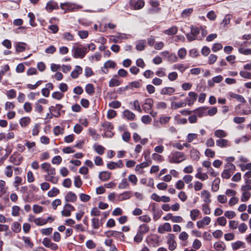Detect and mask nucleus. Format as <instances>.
<instances>
[{
	"label": "nucleus",
	"instance_id": "obj_26",
	"mask_svg": "<svg viewBox=\"0 0 251 251\" xmlns=\"http://www.w3.org/2000/svg\"><path fill=\"white\" fill-rule=\"evenodd\" d=\"M11 229L15 233H19L21 231V224L17 222L13 223L11 226Z\"/></svg>",
	"mask_w": 251,
	"mask_h": 251
},
{
	"label": "nucleus",
	"instance_id": "obj_40",
	"mask_svg": "<svg viewBox=\"0 0 251 251\" xmlns=\"http://www.w3.org/2000/svg\"><path fill=\"white\" fill-rule=\"evenodd\" d=\"M85 91L89 95H92L95 92V88L92 84H88L85 86Z\"/></svg>",
	"mask_w": 251,
	"mask_h": 251
},
{
	"label": "nucleus",
	"instance_id": "obj_21",
	"mask_svg": "<svg viewBox=\"0 0 251 251\" xmlns=\"http://www.w3.org/2000/svg\"><path fill=\"white\" fill-rule=\"evenodd\" d=\"M146 45V40H140L137 41L136 49L139 51L143 50Z\"/></svg>",
	"mask_w": 251,
	"mask_h": 251
},
{
	"label": "nucleus",
	"instance_id": "obj_47",
	"mask_svg": "<svg viewBox=\"0 0 251 251\" xmlns=\"http://www.w3.org/2000/svg\"><path fill=\"white\" fill-rule=\"evenodd\" d=\"M200 211L198 209H193L190 212V217L192 220H196V218L199 216Z\"/></svg>",
	"mask_w": 251,
	"mask_h": 251
},
{
	"label": "nucleus",
	"instance_id": "obj_31",
	"mask_svg": "<svg viewBox=\"0 0 251 251\" xmlns=\"http://www.w3.org/2000/svg\"><path fill=\"white\" fill-rule=\"evenodd\" d=\"M177 32V28L176 26H172L169 29L165 30L164 33L169 35H175Z\"/></svg>",
	"mask_w": 251,
	"mask_h": 251
},
{
	"label": "nucleus",
	"instance_id": "obj_48",
	"mask_svg": "<svg viewBox=\"0 0 251 251\" xmlns=\"http://www.w3.org/2000/svg\"><path fill=\"white\" fill-rule=\"evenodd\" d=\"M115 66L116 63L112 60H108L104 64V68L106 69L108 68H114Z\"/></svg>",
	"mask_w": 251,
	"mask_h": 251
},
{
	"label": "nucleus",
	"instance_id": "obj_16",
	"mask_svg": "<svg viewBox=\"0 0 251 251\" xmlns=\"http://www.w3.org/2000/svg\"><path fill=\"white\" fill-rule=\"evenodd\" d=\"M82 72V68L79 66H76L75 69L72 72L71 76L73 78H76Z\"/></svg>",
	"mask_w": 251,
	"mask_h": 251
},
{
	"label": "nucleus",
	"instance_id": "obj_27",
	"mask_svg": "<svg viewBox=\"0 0 251 251\" xmlns=\"http://www.w3.org/2000/svg\"><path fill=\"white\" fill-rule=\"evenodd\" d=\"M245 245V243L240 241H238L231 244L232 250L234 251L237 250L241 247L244 248Z\"/></svg>",
	"mask_w": 251,
	"mask_h": 251
},
{
	"label": "nucleus",
	"instance_id": "obj_36",
	"mask_svg": "<svg viewBox=\"0 0 251 251\" xmlns=\"http://www.w3.org/2000/svg\"><path fill=\"white\" fill-rule=\"evenodd\" d=\"M30 119L29 117H23L20 121V124L22 127L26 126L30 123Z\"/></svg>",
	"mask_w": 251,
	"mask_h": 251
},
{
	"label": "nucleus",
	"instance_id": "obj_53",
	"mask_svg": "<svg viewBox=\"0 0 251 251\" xmlns=\"http://www.w3.org/2000/svg\"><path fill=\"white\" fill-rule=\"evenodd\" d=\"M74 184L75 186L77 188H79L81 186L82 182L79 176L75 177Z\"/></svg>",
	"mask_w": 251,
	"mask_h": 251
},
{
	"label": "nucleus",
	"instance_id": "obj_5",
	"mask_svg": "<svg viewBox=\"0 0 251 251\" xmlns=\"http://www.w3.org/2000/svg\"><path fill=\"white\" fill-rule=\"evenodd\" d=\"M200 30L197 27L192 26L191 27V32L186 34L187 39L189 41H192L196 39V37L199 34Z\"/></svg>",
	"mask_w": 251,
	"mask_h": 251
},
{
	"label": "nucleus",
	"instance_id": "obj_58",
	"mask_svg": "<svg viewBox=\"0 0 251 251\" xmlns=\"http://www.w3.org/2000/svg\"><path fill=\"white\" fill-rule=\"evenodd\" d=\"M240 75L243 78L251 79V73L244 71H241L240 72Z\"/></svg>",
	"mask_w": 251,
	"mask_h": 251
},
{
	"label": "nucleus",
	"instance_id": "obj_22",
	"mask_svg": "<svg viewBox=\"0 0 251 251\" xmlns=\"http://www.w3.org/2000/svg\"><path fill=\"white\" fill-rule=\"evenodd\" d=\"M201 195L204 197L203 201L207 203H209L211 202V201L210 199L211 194L209 192L205 190H202L201 192Z\"/></svg>",
	"mask_w": 251,
	"mask_h": 251
},
{
	"label": "nucleus",
	"instance_id": "obj_7",
	"mask_svg": "<svg viewBox=\"0 0 251 251\" xmlns=\"http://www.w3.org/2000/svg\"><path fill=\"white\" fill-rule=\"evenodd\" d=\"M146 241L149 246L156 247L159 245V237L157 235H152L148 237Z\"/></svg>",
	"mask_w": 251,
	"mask_h": 251
},
{
	"label": "nucleus",
	"instance_id": "obj_18",
	"mask_svg": "<svg viewBox=\"0 0 251 251\" xmlns=\"http://www.w3.org/2000/svg\"><path fill=\"white\" fill-rule=\"evenodd\" d=\"M123 116L129 121L134 120L135 118V114L129 110H125L123 112Z\"/></svg>",
	"mask_w": 251,
	"mask_h": 251
},
{
	"label": "nucleus",
	"instance_id": "obj_56",
	"mask_svg": "<svg viewBox=\"0 0 251 251\" xmlns=\"http://www.w3.org/2000/svg\"><path fill=\"white\" fill-rule=\"evenodd\" d=\"M251 197V193L249 192H244L242 194L241 200L242 201H247Z\"/></svg>",
	"mask_w": 251,
	"mask_h": 251
},
{
	"label": "nucleus",
	"instance_id": "obj_35",
	"mask_svg": "<svg viewBox=\"0 0 251 251\" xmlns=\"http://www.w3.org/2000/svg\"><path fill=\"white\" fill-rule=\"evenodd\" d=\"M129 186V183L126 178H123L121 182L118 185V188L119 189H126Z\"/></svg>",
	"mask_w": 251,
	"mask_h": 251
},
{
	"label": "nucleus",
	"instance_id": "obj_6",
	"mask_svg": "<svg viewBox=\"0 0 251 251\" xmlns=\"http://www.w3.org/2000/svg\"><path fill=\"white\" fill-rule=\"evenodd\" d=\"M101 126L104 128V130H106L105 136L107 137H112L114 133L111 132L113 129V126L111 123L107 121L104 122L102 124Z\"/></svg>",
	"mask_w": 251,
	"mask_h": 251
},
{
	"label": "nucleus",
	"instance_id": "obj_8",
	"mask_svg": "<svg viewBox=\"0 0 251 251\" xmlns=\"http://www.w3.org/2000/svg\"><path fill=\"white\" fill-rule=\"evenodd\" d=\"M75 207L69 203H66L64 207V209L61 211V214L65 217H69L71 214V211L75 210Z\"/></svg>",
	"mask_w": 251,
	"mask_h": 251
},
{
	"label": "nucleus",
	"instance_id": "obj_28",
	"mask_svg": "<svg viewBox=\"0 0 251 251\" xmlns=\"http://www.w3.org/2000/svg\"><path fill=\"white\" fill-rule=\"evenodd\" d=\"M214 135L217 138H222L226 137L227 136V133L226 131L222 129H217L214 131Z\"/></svg>",
	"mask_w": 251,
	"mask_h": 251
},
{
	"label": "nucleus",
	"instance_id": "obj_49",
	"mask_svg": "<svg viewBox=\"0 0 251 251\" xmlns=\"http://www.w3.org/2000/svg\"><path fill=\"white\" fill-rule=\"evenodd\" d=\"M121 82L117 79L112 78L109 82V86L112 87L114 86H117L120 85Z\"/></svg>",
	"mask_w": 251,
	"mask_h": 251
},
{
	"label": "nucleus",
	"instance_id": "obj_32",
	"mask_svg": "<svg viewBox=\"0 0 251 251\" xmlns=\"http://www.w3.org/2000/svg\"><path fill=\"white\" fill-rule=\"evenodd\" d=\"M131 196V192L130 191H126L119 195V200L120 201H124L128 199Z\"/></svg>",
	"mask_w": 251,
	"mask_h": 251
},
{
	"label": "nucleus",
	"instance_id": "obj_51",
	"mask_svg": "<svg viewBox=\"0 0 251 251\" xmlns=\"http://www.w3.org/2000/svg\"><path fill=\"white\" fill-rule=\"evenodd\" d=\"M195 177L201 180H205L208 177L206 173L202 174L201 172H198V173L195 175Z\"/></svg>",
	"mask_w": 251,
	"mask_h": 251
},
{
	"label": "nucleus",
	"instance_id": "obj_4",
	"mask_svg": "<svg viewBox=\"0 0 251 251\" xmlns=\"http://www.w3.org/2000/svg\"><path fill=\"white\" fill-rule=\"evenodd\" d=\"M87 49L86 48L75 47L73 49V56L75 58H83L86 52Z\"/></svg>",
	"mask_w": 251,
	"mask_h": 251
},
{
	"label": "nucleus",
	"instance_id": "obj_20",
	"mask_svg": "<svg viewBox=\"0 0 251 251\" xmlns=\"http://www.w3.org/2000/svg\"><path fill=\"white\" fill-rule=\"evenodd\" d=\"M175 91V89L171 87H165L161 90L160 94L162 95H171Z\"/></svg>",
	"mask_w": 251,
	"mask_h": 251
},
{
	"label": "nucleus",
	"instance_id": "obj_12",
	"mask_svg": "<svg viewBox=\"0 0 251 251\" xmlns=\"http://www.w3.org/2000/svg\"><path fill=\"white\" fill-rule=\"evenodd\" d=\"M189 97L186 98V100L188 101V105L191 106L197 100L198 95L194 92H190L188 94Z\"/></svg>",
	"mask_w": 251,
	"mask_h": 251
},
{
	"label": "nucleus",
	"instance_id": "obj_13",
	"mask_svg": "<svg viewBox=\"0 0 251 251\" xmlns=\"http://www.w3.org/2000/svg\"><path fill=\"white\" fill-rule=\"evenodd\" d=\"M172 230L171 225L168 223H165L163 225H160L158 227L157 231L159 233H164L165 231L170 232Z\"/></svg>",
	"mask_w": 251,
	"mask_h": 251
},
{
	"label": "nucleus",
	"instance_id": "obj_2",
	"mask_svg": "<svg viewBox=\"0 0 251 251\" xmlns=\"http://www.w3.org/2000/svg\"><path fill=\"white\" fill-rule=\"evenodd\" d=\"M226 169L222 173L221 176L224 179H229L236 169L235 165L231 163H227L225 165Z\"/></svg>",
	"mask_w": 251,
	"mask_h": 251
},
{
	"label": "nucleus",
	"instance_id": "obj_1",
	"mask_svg": "<svg viewBox=\"0 0 251 251\" xmlns=\"http://www.w3.org/2000/svg\"><path fill=\"white\" fill-rule=\"evenodd\" d=\"M186 157L182 152L176 151L169 156V162L171 163H179L185 160Z\"/></svg>",
	"mask_w": 251,
	"mask_h": 251
},
{
	"label": "nucleus",
	"instance_id": "obj_23",
	"mask_svg": "<svg viewBox=\"0 0 251 251\" xmlns=\"http://www.w3.org/2000/svg\"><path fill=\"white\" fill-rule=\"evenodd\" d=\"M61 8L62 9H66L68 11H74L75 10V9H78V7H76V6L74 4H61Z\"/></svg>",
	"mask_w": 251,
	"mask_h": 251
},
{
	"label": "nucleus",
	"instance_id": "obj_41",
	"mask_svg": "<svg viewBox=\"0 0 251 251\" xmlns=\"http://www.w3.org/2000/svg\"><path fill=\"white\" fill-rule=\"evenodd\" d=\"M231 97L232 98L235 99L237 101L242 102V103H245L246 100L244 98V97L240 95L236 94H232L231 95Z\"/></svg>",
	"mask_w": 251,
	"mask_h": 251
},
{
	"label": "nucleus",
	"instance_id": "obj_52",
	"mask_svg": "<svg viewBox=\"0 0 251 251\" xmlns=\"http://www.w3.org/2000/svg\"><path fill=\"white\" fill-rule=\"evenodd\" d=\"M64 96V94L59 91L54 92L52 94V97L57 100H61Z\"/></svg>",
	"mask_w": 251,
	"mask_h": 251
},
{
	"label": "nucleus",
	"instance_id": "obj_45",
	"mask_svg": "<svg viewBox=\"0 0 251 251\" xmlns=\"http://www.w3.org/2000/svg\"><path fill=\"white\" fill-rule=\"evenodd\" d=\"M45 179L46 181H50L53 184L57 183L58 181V178L52 176H49V175H45Z\"/></svg>",
	"mask_w": 251,
	"mask_h": 251
},
{
	"label": "nucleus",
	"instance_id": "obj_33",
	"mask_svg": "<svg viewBox=\"0 0 251 251\" xmlns=\"http://www.w3.org/2000/svg\"><path fill=\"white\" fill-rule=\"evenodd\" d=\"M220 183V179L219 177L216 178L213 182L212 186V190L214 191H217L219 189V184Z\"/></svg>",
	"mask_w": 251,
	"mask_h": 251
},
{
	"label": "nucleus",
	"instance_id": "obj_38",
	"mask_svg": "<svg viewBox=\"0 0 251 251\" xmlns=\"http://www.w3.org/2000/svg\"><path fill=\"white\" fill-rule=\"evenodd\" d=\"M60 191L56 187H53L50 190L48 193V195L50 197H53L56 196L59 193Z\"/></svg>",
	"mask_w": 251,
	"mask_h": 251
},
{
	"label": "nucleus",
	"instance_id": "obj_25",
	"mask_svg": "<svg viewBox=\"0 0 251 251\" xmlns=\"http://www.w3.org/2000/svg\"><path fill=\"white\" fill-rule=\"evenodd\" d=\"M187 103L184 102H174L173 101L171 102V107L172 109H176L180 107H183L186 106Z\"/></svg>",
	"mask_w": 251,
	"mask_h": 251
},
{
	"label": "nucleus",
	"instance_id": "obj_59",
	"mask_svg": "<svg viewBox=\"0 0 251 251\" xmlns=\"http://www.w3.org/2000/svg\"><path fill=\"white\" fill-rule=\"evenodd\" d=\"M238 227L239 231L241 233H244L248 228L247 226L244 223H241L240 225H238Z\"/></svg>",
	"mask_w": 251,
	"mask_h": 251
},
{
	"label": "nucleus",
	"instance_id": "obj_3",
	"mask_svg": "<svg viewBox=\"0 0 251 251\" xmlns=\"http://www.w3.org/2000/svg\"><path fill=\"white\" fill-rule=\"evenodd\" d=\"M63 105L61 104H56L55 106H51L49 107L50 113H53L50 114V119L52 118L53 117L58 118L61 115V111L65 113V110H62Z\"/></svg>",
	"mask_w": 251,
	"mask_h": 251
},
{
	"label": "nucleus",
	"instance_id": "obj_61",
	"mask_svg": "<svg viewBox=\"0 0 251 251\" xmlns=\"http://www.w3.org/2000/svg\"><path fill=\"white\" fill-rule=\"evenodd\" d=\"M78 35L81 39L86 38L88 36V32L86 30H79Z\"/></svg>",
	"mask_w": 251,
	"mask_h": 251
},
{
	"label": "nucleus",
	"instance_id": "obj_34",
	"mask_svg": "<svg viewBox=\"0 0 251 251\" xmlns=\"http://www.w3.org/2000/svg\"><path fill=\"white\" fill-rule=\"evenodd\" d=\"M102 224V223H100L99 219L98 218H94L92 219V227L94 229H98Z\"/></svg>",
	"mask_w": 251,
	"mask_h": 251
},
{
	"label": "nucleus",
	"instance_id": "obj_55",
	"mask_svg": "<svg viewBox=\"0 0 251 251\" xmlns=\"http://www.w3.org/2000/svg\"><path fill=\"white\" fill-rule=\"evenodd\" d=\"M121 105V103L117 100L112 101L109 103V106L113 108H118Z\"/></svg>",
	"mask_w": 251,
	"mask_h": 251
},
{
	"label": "nucleus",
	"instance_id": "obj_57",
	"mask_svg": "<svg viewBox=\"0 0 251 251\" xmlns=\"http://www.w3.org/2000/svg\"><path fill=\"white\" fill-rule=\"evenodd\" d=\"M53 228L52 227H48L43 228L41 230V232L45 235H50L52 232Z\"/></svg>",
	"mask_w": 251,
	"mask_h": 251
},
{
	"label": "nucleus",
	"instance_id": "obj_64",
	"mask_svg": "<svg viewBox=\"0 0 251 251\" xmlns=\"http://www.w3.org/2000/svg\"><path fill=\"white\" fill-rule=\"evenodd\" d=\"M142 122L145 124H148L151 121V118L149 115H144L141 118Z\"/></svg>",
	"mask_w": 251,
	"mask_h": 251
},
{
	"label": "nucleus",
	"instance_id": "obj_14",
	"mask_svg": "<svg viewBox=\"0 0 251 251\" xmlns=\"http://www.w3.org/2000/svg\"><path fill=\"white\" fill-rule=\"evenodd\" d=\"M111 173L107 171H102L99 173V177L103 181L109 180L111 177Z\"/></svg>",
	"mask_w": 251,
	"mask_h": 251
},
{
	"label": "nucleus",
	"instance_id": "obj_30",
	"mask_svg": "<svg viewBox=\"0 0 251 251\" xmlns=\"http://www.w3.org/2000/svg\"><path fill=\"white\" fill-rule=\"evenodd\" d=\"M150 230V227L146 224H143L139 226L138 231L143 235L147 233Z\"/></svg>",
	"mask_w": 251,
	"mask_h": 251
},
{
	"label": "nucleus",
	"instance_id": "obj_9",
	"mask_svg": "<svg viewBox=\"0 0 251 251\" xmlns=\"http://www.w3.org/2000/svg\"><path fill=\"white\" fill-rule=\"evenodd\" d=\"M175 235L173 234H169L167 243L169 245V249L174 251L176 247V243L175 241Z\"/></svg>",
	"mask_w": 251,
	"mask_h": 251
},
{
	"label": "nucleus",
	"instance_id": "obj_39",
	"mask_svg": "<svg viewBox=\"0 0 251 251\" xmlns=\"http://www.w3.org/2000/svg\"><path fill=\"white\" fill-rule=\"evenodd\" d=\"M23 240L24 241L25 245L29 247L30 248H32L33 247L34 244L31 241L29 237L23 236L22 237Z\"/></svg>",
	"mask_w": 251,
	"mask_h": 251
},
{
	"label": "nucleus",
	"instance_id": "obj_50",
	"mask_svg": "<svg viewBox=\"0 0 251 251\" xmlns=\"http://www.w3.org/2000/svg\"><path fill=\"white\" fill-rule=\"evenodd\" d=\"M206 108L204 107H200L194 111V112L196 113L199 117H201L203 116L204 110Z\"/></svg>",
	"mask_w": 251,
	"mask_h": 251
},
{
	"label": "nucleus",
	"instance_id": "obj_44",
	"mask_svg": "<svg viewBox=\"0 0 251 251\" xmlns=\"http://www.w3.org/2000/svg\"><path fill=\"white\" fill-rule=\"evenodd\" d=\"M193 9L192 8L184 9L181 13V17L186 18L189 17L193 12Z\"/></svg>",
	"mask_w": 251,
	"mask_h": 251
},
{
	"label": "nucleus",
	"instance_id": "obj_62",
	"mask_svg": "<svg viewBox=\"0 0 251 251\" xmlns=\"http://www.w3.org/2000/svg\"><path fill=\"white\" fill-rule=\"evenodd\" d=\"M239 52L244 55H249L251 54V49H246L243 48H240L238 49Z\"/></svg>",
	"mask_w": 251,
	"mask_h": 251
},
{
	"label": "nucleus",
	"instance_id": "obj_60",
	"mask_svg": "<svg viewBox=\"0 0 251 251\" xmlns=\"http://www.w3.org/2000/svg\"><path fill=\"white\" fill-rule=\"evenodd\" d=\"M223 48V46L220 43H215L213 44L212 48V50L213 52H217V51L221 50Z\"/></svg>",
	"mask_w": 251,
	"mask_h": 251
},
{
	"label": "nucleus",
	"instance_id": "obj_17",
	"mask_svg": "<svg viewBox=\"0 0 251 251\" xmlns=\"http://www.w3.org/2000/svg\"><path fill=\"white\" fill-rule=\"evenodd\" d=\"M216 145L221 148H225L229 146L228 141L225 139L221 138L216 141Z\"/></svg>",
	"mask_w": 251,
	"mask_h": 251
},
{
	"label": "nucleus",
	"instance_id": "obj_63",
	"mask_svg": "<svg viewBox=\"0 0 251 251\" xmlns=\"http://www.w3.org/2000/svg\"><path fill=\"white\" fill-rule=\"evenodd\" d=\"M62 161V158L60 156L57 155L54 156L52 159L51 162L52 164L59 165Z\"/></svg>",
	"mask_w": 251,
	"mask_h": 251
},
{
	"label": "nucleus",
	"instance_id": "obj_15",
	"mask_svg": "<svg viewBox=\"0 0 251 251\" xmlns=\"http://www.w3.org/2000/svg\"><path fill=\"white\" fill-rule=\"evenodd\" d=\"M65 201L67 202H75L77 199L76 195L72 192H69L65 197Z\"/></svg>",
	"mask_w": 251,
	"mask_h": 251
},
{
	"label": "nucleus",
	"instance_id": "obj_19",
	"mask_svg": "<svg viewBox=\"0 0 251 251\" xmlns=\"http://www.w3.org/2000/svg\"><path fill=\"white\" fill-rule=\"evenodd\" d=\"M46 8L48 11L51 12L53 9L58 8V6L56 2L53 1H50L47 3Z\"/></svg>",
	"mask_w": 251,
	"mask_h": 251
},
{
	"label": "nucleus",
	"instance_id": "obj_11",
	"mask_svg": "<svg viewBox=\"0 0 251 251\" xmlns=\"http://www.w3.org/2000/svg\"><path fill=\"white\" fill-rule=\"evenodd\" d=\"M145 5L144 1L143 0H132L130 2L131 7L134 10L141 9Z\"/></svg>",
	"mask_w": 251,
	"mask_h": 251
},
{
	"label": "nucleus",
	"instance_id": "obj_54",
	"mask_svg": "<svg viewBox=\"0 0 251 251\" xmlns=\"http://www.w3.org/2000/svg\"><path fill=\"white\" fill-rule=\"evenodd\" d=\"M28 17L29 18V23L31 26H34L36 25L35 23V17L33 13L29 12L28 14Z\"/></svg>",
	"mask_w": 251,
	"mask_h": 251
},
{
	"label": "nucleus",
	"instance_id": "obj_37",
	"mask_svg": "<svg viewBox=\"0 0 251 251\" xmlns=\"http://www.w3.org/2000/svg\"><path fill=\"white\" fill-rule=\"evenodd\" d=\"M25 45L26 44L25 43L19 42L16 45V50L17 52H23L25 50Z\"/></svg>",
	"mask_w": 251,
	"mask_h": 251
},
{
	"label": "nucleus",
	"instance_id": "obj_10",
	"mask_svg": "<svg viewBox=\"0 0 251 251\" xmlns=\"http://www.w3.org/2000/svg\"><path fill=\"white\" fill-rule=\"evenodd\" d=\"M153 104V100L151 99H148L146 100L145 103L142 105L143 110L146 113L150 112Z\"/></svg>",
	"mask_w": 251,
	"mask_h": 251
},
{
	"label": "nucleus",
	"instance_id": "obj_46",
	"mask_svg": "<svg viewBox=\"0 0 251 251\" xmlns=\"http://www.w3.org/2000/svg\"><path fill=\"white\" fill-rule=\"evenodd\" d=\"M35 224L37 226H43L47 223V220L41 218H36L34 220Z\"/></svg>",
	"mask_w": 251,
	"mask_h": 251
},
{
	"label": "nucleus",
	"instance_id": "obj_29",
	"mask_svg": "<svg viewBox=\"0 0 251 251\" xmlns=\"http://www.w3.org/2000/svg\"><path fill=\"white\" fill-rule=\"evenodd\" d=\"M200 152L196 149H192L190 151L191 158L193 160H198L200 158Z\"/></svg>",
	"mask_w": 251,
	"mask_h": 251
},
{
	"label": "nucleus",
	"instance_id": "obj_42",
	"mask_svg": "<svg viewBox=\"0 0 251 251\" xmlns=\"http://www.w3.org/2000/svg\"><path fill=\"white\" fill-rule=\"evenodd\" d=\"M95 151L99 154L102 155L104 153L105 148L101 145H94Z\"/></svg>",
	"mask_w": 251,
	"mask_h": 251
},
{
	"label": "nucleus",
	"instance_id": "obj_43",
	"mask_svg": "<svg viewBox=\"0 0 251 251\" xmlns=\"http://www.w3.org/2000/svg\"><path fill=\"white\" fill-rule=\"evenodd\" d=\"M89 132L95 140H98L100 137V135L97 133L96 130L94 129L89 128Z\"/></svg>",
	"mask_w": 251,
	"mask_h": 251
},
{
	"label": "nucleus",
	"instance_id": "obj_24",
	"mask_svg": "<svg viewBox=\"0 0 251 251\" xmlns=\"http://www.w3.org/2000/svg\"><path fill=\"white\" fill-rule=\"evenodd\" d=\"M214 248L217 251H224L226 250V246L223 242L219 241L214 244Z\"/></svg>",
	"mask_w": 251,
	"mask_h": 251
}]
</instances>
